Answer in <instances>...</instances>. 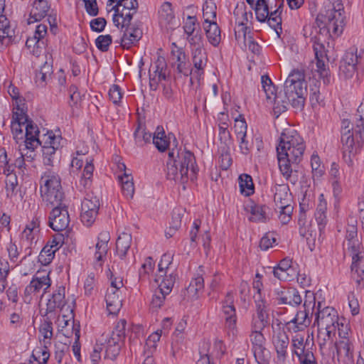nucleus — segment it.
Instances as JSON below:
<instances>
[{"label": "nucleus", "instance_id": "1", "mask_svg": "<svg viewBox=\"0 0 364 364\" xmlns=\"http://www.w3.org/2000/svg\"><path fill=\"white\" fill-rule=\"evenodd\" d=\"M305 144L302 137L294 130H285L279 138L277 147L279 170L283 176L292 184L298 181L297 171L292 165H297L303 159Z\"/></svg>", "mask_w": 364, "mask_h": 364}, {"label": "nucleus", "instance_id": "2", "mask_svg": "<svg viewBox=\"0 0 364 364\" xmlns=\"http://www.w3.org/2000/svg\"><path fill=\"white\" fill-rule=\"evenodd\" d=\"M166 166L168 178L182 184L187 183L188 179L194 181L198 171L193 154L178 150L176 147L168 152Z\"/></svg>", "mask_w": 364, "mask_h": 364}, {"label": "nucleus", "instance_id": "3", "mask_svg": "<svg viewBox=\"0 0 364 364\" xmlns=\"http://www.w3.org/2000/svg\"><path fill=\"white\" fill-rule=\"evenodd\" d=\"M320 28H326L329 33L336 36H340L346 24V16L341 0H335L329 4L328 9L321 11L316 19Z\"/></svg>", "mask_w": 364, "mask_h": 364}, {"label": "nucleus", "instance_id": "4", "mask_svg": "<svg viewBox=\"0 0 364 364\" xmlns=\"http://www.w3.org/2000/svg\"><path fill=\"white\" fill-rule=\"evenodd\" d=\"M41 196L51 205L61 204L65 198L59 175L51 169H48L40 180Z\"/></svg>", "mask_w": 364, "mask_h": 364}, {"label": "nucleus", "instance_id": "5", "mask_svg": "<svg viewBox=\"0 0 364 364\" xmlns=\"http://www.w3.org/2000/svg\"><path fill=\"white\" fill-rule=\"evenodd\" d=\"M274 7L275 9L272 10V6L269 5L267 0H260L259 3L255 4L254 10L257 20L261 23L267 21L269 26L279 36L282 33L281 14L283 9V3L276 1Z\"/></svg>", "mask_w": 364, "mask_h": 364}, {"label": "nucleus", "instance_id": "6", "mask_svg": "<svg viewBox=\"0 0 364 364\" xmlns=\"http://www.w3.org/2000/svg\"><path fill=\"white\" fill-rule=\"evenodd\" d=\"M303 308L304 310L299 311L293 319L286 323V328L289 332L301 331L310 325L316 308V297L314 293L306 291Z\"/></svg>", "mask_w": 364, "mask_h": 364}, {"label": "nucleus", "instance_id": "7", "mask_svg": "<svg viewBox=\"0 0 364 364\" xmlns=\"http://www.w3.org/2000/svg\"><path fill=\"white\" fill-rule=\"evenodd\" d=\"M138 9L137 0H119L112 9L114 10L113 22L117 28H123L130 23Z\"/></svg>", "mask_w": 364, "mask_h": 364}, {"label": "nucleus", "instance_id": "8", "mask_svg": "<svg viewBox=\"0 0 364 364\" xmlns=\"http://www.w3.org/2000/svg\"><path fill=\"white\" fill-rule=\"evenodd\" d=\"M60 136H55L52 131L47 132L42 139V152L43 164L46 166H53L55 161L58 159V151L62 147Z\"/></svg>", "mask_w": 364, "mask_h": 364}, {"label": "nucleus", "instance_id": "9", "mask_svg": "<svg viewBox=\"0 0 364 364\" xmlns=\"http://www.w3.org/2000/svg\"><path fill=\"white\" fill-rule=\"evenodd\" d=\"M321 307L322 304L318 301L315 312L314 324L316 323L319 329L336 332L337 326H339L337 311L330 306Z\"/></svg>", "mask_w": 364, "mask_h": 364}, {"label": "nucleus", "instance_id": "10", "mask_svg": "<svg viewBox=\"0 0 364 364\" xmlns=\"http://www.w3.org/2000/svg\"><path fill=\"white\" fill-rule=\"evenodd\" d=\"M364 63V53H358L355 48H351L343 55L339 66L340 73L346 78H351L358 67Z\"/></svg>", "mask_w": 364, "mask_h": 364}, {"label": "nucleus", "instance_id": "11", "mask_svg": "<svg viewBox=\"0 0 364 364\" xmlns=\"http://www.w3.org/2000/svg\"><path fill=\"white\" fill-rule=\"evenodd\" d=\"M261 83L267 100L274 104V112L277 113L285 112L289 104L291 105V100L286 98L285 95L283 97L277 94L276 88L268 75L262 76Z\"/></svg>", "mask_w": 364, "mask_h": 364}, {"label": "nucleus", "instance_id": "12", "mask_svg": "<svg viewBox=\"0 0 364 364\" xmlns=\"http://www.w3.org/2000/svg\"><path fill=\"white\" fill-rule=\"evenodd\" d=\"M284 92L286 98L291 100V106L301 110L304 106L305 97L307 95L306 82H284Z\"/></svg>", "mask_w": 364, "mask_h": 364}, {"label": "nucleus", "instance_id": "13", "mask_svg": "<svg viewBox=\"0 0 364 364\" xmlns=\"http://www.w3.org/2000/svg\"><path fill=\"white\" fill-rule=\"evenodd\" d=\"M100 206V200L92 193H87L81 204L80 219L82 223L90 227L95 221Z\"/></svg>", "mask_w": 364, "mask_h": 364}, {"label": "nucleus", "instance_id": "14", "mask_svg": "<svg viewBox=\"0 0 364 364\" xmlns=\"http://www.w3.org/2000/svg\"><path fill=\"white\" fill-rule=\"evenodd\" d=\"M313 50L314 51L315 58L316 60V71L318 73L320 78L323 80V83L327 85L330 83L331 81V76L328 66V59L324 45L321 43L317 38L314 39Z\"/></svg>", "mask_w": 364, "mask_h": 364}, {"label": "nucleus", "instance_id": "15", "mask_svg": "<svg viewBox=\"0 0 364 364\" xmlns=\"http://www.w3.org/2000/svg\"><path fill=\"white\" fill-rule=\"evenodd\" d=\"M149 87L152 90H156L159 83L162 80H166L169 75L166 59L161 55L153 64L151 65L149 70Z\"/></svg>", "mask_w": 364, "mask_h": 364}, {"label": "nucleus", "instance_id": "16", "mask_svg": "<svg viewBox=\"0 0 364 364\" xmlns=\"http://www.w3.org/2000/svg\"><path fill=\"white\" fill-rule=\"evenodd\" d=\"M53 206L49 215L48 225L56 232L65 230L70 223L68 208L63 202L60 205Z\"/></svg>", "mask_w": 364, "mask_h": 364}, {"label": "nucleus", "instance_id": "17", "mask_svg": "<svg viewBox=\"0 0 364 364\" xmlns=\"http://www.w3.org/2000/svg\"><path fill=\"white\" fill-rule=\"evenodd\" d=\"M191 60L193 68H191L190 82L193 84L194 79L200 81L204 75L208 62V55L205 50L204 48H192Z\"/></svg>", "mask_w": 364, "mask_h": 364}, {"label": "nucleus", "instance_id": "18", "mask_svg": "<svg viewBox=\"0 0 364 364\" xmlns=\"http://www.w3.org/2000/svg\"><path fill=\"white\" fill-rule=\"evenodd\" d=\"M50 285L49 273L41 277L38 276V274L35 275L25 288L23 296L25 302L30 303L33 296L38 294L41 290L45 293Z\"/></svg>", "mask_w": 364, "mask_h": 364}, {"label": "nucleus", "instance_id": "19", "mask_svg": "<svg viewBox=\"0 0 364 364\" xmlns=\"http://www.w3.org/2000/svg\"><path fill=\"white\" fill-rule=\"evenodd\" d=\"M222 311L225 315V328L234 334L236 330L237 316L232 292L227 293L222 303Z\"/></svg>", "mask_w": 364, "mask_h": 364}, {"label": "nucleus", "instance_id": "20", "mask_svg": "<svg viewBox=\"0 0 364 364\" xmlns=\"http://www.w3.org/2000/svg\"><path fill=\"white\" fill-rule=\"evenodd\" d=\"M275 299L278 304H288L297 306L302 302L299 291L295 288L281 287L275 290Z\"/></svg>", "mask_w": 364, "mask_h": 364}, {"label": "nucleus", "instance_id": "21", "mask_svg": "<svg viewBox=\"0 0 364 364\" xmlns=\"http://www.w3.org/2000/svg\"><path fill=\"white\" fill-rule=\"evenodd\" d=\"M272 342L277 353V360L284 363L288 355L289 336L284 331L279 330L273 334Z\"/></svg>", "mask_w": 364, "mask_h": 364}, {"label": "nucleus", "instance_id": "22", "mask_svg": "<svg viewBox=\"0 0 364 364\" xmlns=\"http://www.w3.org/2000/svg\"><path fill=\"white\" fill-rule=\"evenodd\" d=\"M18 41L15 28L11 24L9 20L4 15H0V43L1 45L9 46Z\"/></svg>", "mask_w": 364, "mask_h": 364}, {"label": "nucleus", "instance_id": "23", "mask_svg": "<svg viewBox=\"0 0 364 364\" xmlns=\"http://www.w3.org/2000/svg\"><path fill=\"white\" fill-rule=\"evenodd\" d=\"M28 121V116L23 112V109L21 112H13L11 120V132L14 139L16 143L25 139V133H23V127L25 128L26 122Z\"/></svg>", "mask_w": 364, "mask_h": 364}, {"label": "nucleus", "instance_id": "24", "mask_svg": "<svg viewBox=\"0 0 364 364\" xmlns=\"http://www.w3.org/2000/svg\"><path fill=\"white\" fill-rule=\"evenodd\" d=\"M274 276L281 281H291L297 275L296 270L292 267V261L290 259H282L278 265L273 269Z\"/></svg>", "mask_w": 364, "mask_h": 364}, {"label": "nucleus", "instance_id": "25", "mask_svg": "<svg viewBox=\"0 0 364 364\" xmlns=\"http://www.w3.org/2000/svg\"><path fill=\"white\" fill-rule=\"evenodd\" d=\"M120 39V45L124 49H129L142 37V30L136 24H128Z\"/></svg>", "mask_w": 364, "mask_h": 364}, {"label": "nucleus", "instance_id": "26", "mask_svg": "<svg viewBox=\"0 0 364 364\" xmlns=\"http://www.w3.org/2000/svg\"><path fill=\"white\" fill-rule=\"evenodd\" d=\"M363 141L364 138H360L353 132H351L350 129H347L342 133L341 136L343 152H348L349 154L356 153L362 146Z\"/></svg>", "mask_w": 364, "mask_h": 364}, {"label": "nucleus", "instance_id": "27", "mask_svg": "<svg viewBox=\"0 0 364 364\" xmlns=\"http://www.w3.org/2000/svg\"><path fill=\"white\" fill-rule=\"evenodd\" d=\"M25 129V139L23 141L25 146L27 149L34 151L39 145H42V140L38 137V127L33 124V121L28 119Z\"/></svg>", "mask_w": 364, "mask_h": 364}, {"label": "nucleus", "instance_id": "28", "mask_svg": "<svg viewBox=\"0 0 364 364\" xmlns=\"http://www.w3.org/2000/svg\"><path fill=\"white\" fill-rule=\"evenodd\" d=\"M59 332L66 338H71L75 335V339L80 340V326L79 322L75 320L66 319L63 316L61 319H58Z\"/></svg>", "mask_w": 364, "mask_h": 364}, {"label": "nucleus", "instance_id": "29", "mask_svg": "<svg viewBox=\"0 0 364 364\" xmlns=\"http://www.w3.org/2000/svg\"><path fill=\"white\" fill-rule=\"evenodd\" d=\"M173 139V143H176V139L173 134H168L166 136L163 127L158 126L152 136V143L160 152H164L170 146L171 139Z\"/></svg>", "mask_w": 364, "mask_h": 364}, {"label": "nucleus", "instance_id": "30", "mask_svg": "<svg viewBox=\"0 0 364 364\" xmlns=\"http://www.w3.org/2000/svg\"><path fill=\"white\" fill-rule=\"evenodd\" d=\"M50 6L46 0H35L30 11L28 23L39 21L48 15Z\"/></svg>", "mask_w": 364, "mask_h": 364}, {"label": "nucleus", "instance_id": "31", "mask_svg": "<svg viewBox=\"0 0 364 364\" xmlns=\"http://www.w3.org/2000/svg\"><path fill=\"white\" fill-rule=\"evenodd\" d=\"M65 288L58 287L52 294L46 304V314L53 313L57 309H62L66 304L65 299Z\"/></svg>", "mask_w": 364, "mask_h": 364}, {"label": "nucleus", "instance_id": "32", "mask_svg": "<svg viewBox=\"0 0 364 364\" xmlns=\"http://www.w3.org/2000/svg\"><path fill=\"white\" fill-rule=\"evenodd\" d=\"M274 201L277 207L289 205L291 203V194L287 184H276L272 188Z\"/></svg>", "mask_w": 364, "mask_h": 364}, {"label": "nucleus", "instance_id": "33", "mask_svg": "<svg viewBox=\"0 0 364 364\" xmlns=\"http://www.w3.org/2000/svg\"><path fill=\"white\" fill-rule=\"evenodd\" d=\"M171 55L176 59V70L178 73L184 76H190L191 74V65L186 61V55L182 48H176L171 50Z\"/></svg>", "mask_w": 364, "mask_h": 364}, {"label": "nucleus", "instance_id": "34", "mask_svg": "<svg viewBox=\"0 0 364 364\" xmlns=\"http://www.w3.org/2000/svg\"><path fill=\"white\" fill-rule=\"evenodd\" d=\"M105 301L107 309L109 314H117L122 308V301L119 298V292H117V289H107Z\"/></svg>", "mask_w": 364, "mask_h": 364}, {"label": "nucleus", "instance_id": "35", "mask_svg": "<svg viewBox=\"0 0 364 364\" xmlns=\"http://www.w3.org/2000/svg\"><path fill=\"white\" fill-rule=\"evenodd\" d=\"M336 353L338 360L344 362L350 360L353 358V346L350 338L339 340L336 343Z\"/></svg>", "mask_w": 364, "mask_h": 364}, {"label": "nucleus", "instance_id": "36", "mask_svg": "<svg viewBox=\"0 0 364 364\" xmlns=\"http://www.w3.org/2000/svg\"><path fill=\"white\" fill-rule=\"evenodd\" d=\"M204 29L208 42L216 47L221 41L220 29L215 21L210 23H204Z\"/></svg>", "mask_w": 364, "mask_h": 364}, {"label": "nucleus", "instance_id": "37", "mask_svg": "<svg viewBox=\"0 0 364 364\" xmlns=\"http://www.w3.org/2000/svg\"><path fill=\"white\" fill-rule=\"evenodd\" d=\"M132 235L127 232L121 233L116 241V252L120 259L125 258L132 244Z\"/></svg>", "mask_w": 364, "mask_h": 364}, {"label": "nucleus", "instance_id": "38", "mask_svg": "<svg viewBox=\"0 0 364 364\" xmlns=\"http://www.w3.org/2000/svg\"><path fill=\"white\" fill-rule=\"evenodd\" d=\"M250 341L252 344V350L255 357L264 355L266 348L264 347L265 338L262 332L252 331Z\"/></svg>", "mask_w": 364, "mask_h": 364}, {"label": "nucleus", "instance_id": "39", "mask_svg": "<svg viewBox=\"0 0 364 364\" xmlns=\"http://www.w3.org/2000/svg\"><path fill=\"white\" fill-rule=\"evenodd\" d=\"M50 344V341H44L43 346L35 348L33 350L31 358H33L36 363L31 361L30 364H47L50 358L48 346Z\"/></svg>", "mask_w": 364, "mask_h": 364}, {"label": "nucleus", "instance_id": "40", "mask_svg": "<svg viewBox=\"0 0 364 364\" xmlns=\"http://www.w3.org/2000/svg\"><path fill=\"white\" fill-rule=\"evenodd\" d=\"M153 135L146 131V127L139 124L134 132L135 144L137 146H144L152 140Z\"/></svg>", "mask_w": 364, "mask_h": 364}, {"label": "nucleus", "instance_id": "41", "mask_svg": "<svg viewBox=\"0 0 364 364\" xmlns=\"http://www.w3.org/2000/svg\"><path fill=\"white\" fill-rule=\"evenodd\" d=\"M304 338L303 336L296 334L291 338L292 353L295 355L298 359L304 357L309 350L305 349Z\"/></svg>", "mask_w": 364, "mask_h": 364}, {"label": "nucleus", "instance_id": "42", "mask_svg": "<svg viewBox=\"0 0 364 364\" xmlns=\"http://www.w3.org/2000/svg\"><path fill=\"white\" fill-rule=\"evenodd\" d=\"M239 187L240 193L245 196H250L255 192L252 178L248 174H242L240 176Z\"/></svg>", "mask_w": 364, "mask_h": 364}, {"label": "nucleus", "instance_id": "43", "mask_svg": "<svg viewBox=\"0 0 364 364\" xmlns=\"http://www.w3.org/2000/svg\"><path fill=\"white\" fill-rule=\"evenodd\" d=\"M119 180L122 185L123 195L127 198H132L134 193L132 176L124 173L122 176H119Z\"/></svg>", "mask_w": 364, "mask_h": 364}, {"label": "nucleus", "instance_id": "44", "mask_svg": "<svg viewBox=\"0 0 364 364\" xmlns=\"http://www.w3.org/2000/svg\"><path fill=\"white\" fill-rule=\"evenodd\" d=\"M217 6L214 0H205L203 5V16L204 23L215 21L217 15Z\"/></svg>", "mask_w": 364, "mask_h": 364}, {"label": "nucleus", "instance_id": "45", "mask_svg": "<svg viewBox=\"0 0 364 364\" xmlns=\"http://www.w3.org/2000/svg\"><path fill=\"white\" fill-rule=\"evenodd\" d=\"M269 208L264 205L255 204L251 206L250 213L252 218L250 220L254 222H265L268 219L267 210Z\"/></svg>", "mask_w": 364, "mask_h": 364}, {"label": "nucleus", "instance_id": "46", "mask_svg": "<svg viewBox=\"0 0 364 364\" xmlns=\"http://www.w3.org/2000/svg\"><path fill=\"white\" fill-rule=\"evenodd\" d=\"M176 278V274L173 272L168 274H163V277H161V281L159 284L158 289L165 294H169L175 284Z\"/></svg>", "mask_w": 364, "mask_h": 364}, {"label": "nucleus", "instance_id": "47", "mask_svg": "<svg viewBox=\"0 0 364 364\" xmlns=\"http://www.w3.org/2000/svg\"><path fill=\"white\" fill-rule=\"evenodd\" d=\"M236 20L238 23H242L246 25V23L249 20V17L252 18V13L251 11H247V6L244 2L238 3L233 12Z\"/></svg>", "mask_w": 364, "mask_h": 364}, {"label": "nucleus", "instance_id": "48", "mask_svg": "<svg viewBox=\"0 0 364 364\" xmlns=\"http://www.w3.org/2000/svg\"><path fill=\"white\" fill-rule=\"evenodd\" d=\"M126 325L127 321L125 319H120L115 324V326L109 339L124 343V340L126 336Z\"/></svg>", "mask_w": 364, "mask_h": 364}, {"label": "nucleus", "instance_id": "49", "mask_svg": "<svg viewBox=\"0 0 364 364\" xmlns=\"http://www.w3.org/2000/svg\"><path fill=\"white\" fill-rule=\"evenodd\" d=\"M173 255L171 254H164L161 257V261L159 263V274L155 279L156 282H159L163 274H168L169 272V265L171 264Z\"/></svg>", "mask_w": 364, "mask_h": 364}, {"label": "nucleus", "instance_id": "50", "mask_svg": "<svg viewBox=\"0 0 364 364\" xmlns=\"http://www.w3.org/2000/svg\"><path fill=\"white\" fill-rule=\"evenodd\" d=\"M203 287L204 279L202 276L198 275L191 280L186 291L190 296L196 297L198 291L203 290Z\"/></svg>", "mask_w": 364, "mask_h": 364}, {"label": "nucleus", "instance_id": "51", "mask_svg": "<svg viewBox=\"0 0 364 364\" xmlns=\"http://www.w3.org/2000/svg\"><path fill=\"white\" fill-rule=\"evenodd\" d=\"M26 46L36 56H39L46 48L43 41H38L33 36L28 37L26 42Z\"/></svg>", "mask_w": 364, "mask_h": 364}, {"label": "nucleus", "instance_id": "52", "mask_svg": "<svg viewBox=\"0 0 364 364\" xmlns=\"http://www.w3.org/2000/svg\"><path fill=\"white\" fill-rule=\"evenodd\" d=\"M55 252L52 246L46 245L38 255V262L44 266L48 265L53 261Z\"/></svg>", "mask_w": 364, "mask_h": 364}, {"label": "nucleus", "instance_id": "53", "mask_svg": "<svg viewBox=\"0 0 364 364\" xmlns=\"http://www.w3.org/2000/svg\"><path fill=\"white\" fill-rule=\"evenodd\" d=\"M269 315L257 314L253 316L251 324L252 331L262 332L268 324Z\"/></svg>", "mask_w": 364, "mask_h": 364}, {"label": "nucleus", "instance_id": "54", "mask_svg": "<svg viewBox=\"0 0 364 364\" xmlns=\"http://www.w3.org/2000/svg\"><path fill=\"white\" fill-rule=\"evenodd\" d=\"M123 343L109 339L105 350V356L107 358L114 360L119 354L120 349Z\"/></svg>", "mask_w": 364, "mask_h": 364}, {"label": "nucleus", "instance_id": "55", "mask_svg": "<svg viewBox=\"0 0 364 364\" xmlns=\"http://www.w3.org/2000/svg\"><path fill=\"white\" fill-rule=\"evenodd\" d=\"M94 171V165L92 164V161L86 159V165L84 167L82 176L80 180V183L85 187L87 188L90 186L91 184V179L92 178Z\"/></svg>", "mask_w": 364, "mask_h": 364}, {"label": "nucleus", "instance_id": "56", "mask_svg": "<svg viewBox=\"0 0 364 364\" xmlns=\"http://www.w3.org/2000/svg\"><path fill=\"white\" fill-rule=\"evenodd\" d=\"M161 336V331H156L152 333L146 339L145 343V352H147V355H150L156 348L157 342L159 341Z\"/></svg>", "mask_w": 364, "mask_h": 364}, {"label": "nucleus", "instance_id": "57", "mask_svg": "<svg viewBox=\"0 0 364 364\" xmlns=\"http://www.w3.org/2000/svg\"><path fill=\"white\" fill-rule=\"evenodd\" d=\"M13 169V163L11 162L6 149L0 147V173L12 171Z\"/></svg>", "mask_w": 364, "mask_h": 364}, {"label": "nucleus", "instance_id": "58", "mask_svg": "<svg viewBox=\"0 0 364 364\" xmlns=\"http://www.w3.org/2000/svg\"><path fill=\"white\" fill-rule=\"evenodd\" d=\"M159 18L166 23H170L174 18L172 5L170 2H164L159 11Z\"/></svg>", "mask_w": 364, "mask_h": 364}, {"label": "nucleus", "instance_id": "59", "mask_svg": "<svg viewBox=\"0 0 364 364\" xmlns=\"http://www.w3.org/2000/svg\"><path fill=\"white\" fill-rule=\"evenodd\" d=\"M255 304V309L257 314L269 315L267 313V301L262 294H255L253 296Z\"/></svg>", "mask_w": 364, "mask_h": 364}, {"label": "nucleus", "instance_id": "60", "mask_svg": "<svg viewBox=\"0 0 364 364\" xmlns=\"http://www.w3.org/2000/svg\"><path fill=\"white\" fill-rule=\"evenodd\" d=\"M236 138L239 143L240 152L244 155H248L253 147L252 140L248 138L247 134L237 136Z\"/></svg>", "mask_w": 364, "mask_h": 364}, {"label": "nucleus", "instance_id": "61", "mask_svg": "<svg viewBox=\"0 0 364 364\" xmlns=\"http://www.w3.org/2000/svg\"><path fill=\"white\" fill-rule=\"evenodd\" d=\"M335 333L331 331V330L325 331L318 328L317 341L321 350L325 348L327 342L332 339Z\"/></svg>", "mask_w": 364, "mask_h": 364}, {"label": "nucleus", "instance_id": "62", "mask_svg": "<svg viewBox=\"0 0 364 364\" xmlns=\"http://www.w3.org/2000/svg\"><path fill=\"white\" fill-rule=\"evenodd\" d=\"M112 42V38L110 35H100L95 40V46L100 51L106 52Z\"/></svg>", "mask_w": 364, "mask_h": 364}, {"label": "nucleus", "instance_id": "63", "mask_svg": "<svg viewBox=\"0 0 364 364\" xmlns=\"http://www.w3.org/2000/svg\"><path fill=\"white\" fill-rule=\"evenodd\" d=\"M39 333L44 341H50L53 337V323L49 320H45L39 328Z\"/></svg>", "mask_w": 364, "mask_h": 364}, {"label": "nucleus", "instance_id": "64", "mask_svg": "<svg viewBox=\"0 0 364 364\" xmlns=\"http://www.w3.org/2000/svg\"><path fill=\"white\" fill-rule=\"evenodd\" d=\"M311 105L314 108L319 106H324V99L321 96L320 91L318 88L311 89L309 96Z\"/></svg>", "mask_w": 364, "mask_h": 364}]
</instances>
